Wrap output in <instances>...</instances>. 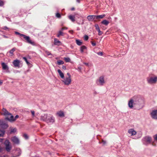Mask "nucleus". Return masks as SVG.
Instances as JSON below:
<instances>
[{
  "instance_id": "nucleus-50",
  "label": "nucleus",
  "mask_w": 157,
  "mask_h": 157,
  "mask_svg": "<svg viewBox=\"0 0 157 157\" xmlns=\"http://www.w3.org/2000/svg\"><path fill=\"white\" fill-rule=\"evenodd\" d=\"M19 117V116L18 115H17L14 118V119H15V120L16 119L18 118Z\"/></svg>"
},
{
  "instance_id": "nucleus-41",
  "label": "nucleus",
  "mask_w": 157,
  "mask_h": 157,
  "mask_svg": "<svg viewBox=\"0 0 157 157\" xmlns=\"http://www.w3.org/2000/svg\"><path fill=\"white\" fill-rule=\"evenodd\" d=\"M3 4V2L2 1L0 0V6H2Z\"/></svg>"
},
{
  "instance_id": "nucleus-53",
  "label": "nucleus",
  "mask_w": 157,
  "mask_h": 157,
  "mask_svg": "<svg viewBox=\"0 0 157 157\" xmlns=\"http://www.w3.org/2000/svg\"><path fill=\"white\" fill-rule=\"evenodd\" d=\"M2 82H3L2 80H0V86L2 85Z\"/></svg>"
},
{
  "instance_id": "nucleus-1",
  "label": "nucleus",
  "mask_w": 157,
  "mask_h": 157,
  "mask_svg": "<svg viewBox=\"0 0 157 157\" xmlns=\"http://www.w3.org/2000/svg\"><path fill=\"white\" fill-rule=\"evenodd\" d=\"M144 103L142 98L139 95H135L129 100L128 105L129 108L132 109L134 107L142 108Z\"/></svg>"
},
{
  "instance_id": "nucleus-45",
  "label": "nucleus",
  "mask_w": 157,
  "mask_h": 157,
  "mask_svg": "<svg viewBox=\"0 0 157 157\" xmlns=\"http://www.w3.org/2000/svg\"><path fill=\"white\" fill-rule=\"evenodd\" d=\"M16 131V129L15 128H14L11 130V132H15Z\"/></svg>"
},
{
  "instance_id": "nucleus-16",
  "label": "nucleus",
  "mask_w": 157,
  "mask_h": 157,
  "mask_svg": "<svg viewBox=\"0 0 157 157\" xmlns=\"http://www.w3.org/2000/svg\"><path fill=\"white\" fill-rule=\"evenodd\" d=\"M9 116H10V118L8 117H6V119L10 121H13L15 120V119H14L13 116L12 115L11 113V115H9Z\"/></svg>"
},
{
  "instance_id": "nucleus-9",
  "label": "nucleus",
  "mask_w": 157,
  "mask_h": 157,
  "mask_svg": "<svg viewBox=\"0 0 157 157\" xmlns=\"http://www.w3.org/2000/svg\"><path fill=\"white\" fill-rule=\"evenodd\" d=\"M151 115L152 118L157 120V109L152 110L151 113Z\"/></svg>"
},
{
  "instance_id": "nucleus-27",
  "label": "nucleus",
  "mask_w": 157,
  "mask_h": 157,
  "mask_svg": "<svg viewBox=\"0 0 157 157\" xmlns=\"http://www.w3.org/2000/svg\"><path fill=\"white\" fill-rule=\"evenodd\" d=\"M63 36V33L62 32V31H59L57 35V36L58 37H59L60 36Z\"/></svg>"
},
{
  "instance_id": "nucleus-38",
  "label": "nucleus",
  "mask_w": 157,
  "mask_h": 157,
  "mask_svg": "<svg viewBox=\"0 0 157 157\" xmlns=\"http://www.w3.org/2000/svg\"><path fill=\"white\" fill-rule=\"evenodd\" d=\"M97 54L99 56H102L103 55V53L102 52H99L97 53Z\"/></svg>"
},
{
  "instance_id": "nucleus-57",
  "label": "nucleus",
  "mask_w": 157,
  "mask_h": 157,
  "mask_svg": "<svg viewBox=\"0 0 157 157\" xmlns=\"http://www.w3.org/2000/svg\"><path fill=\"white\" fill-rule=\"evenodd\" d=\"M80 0H77L76 1H77V2H78V3H79Z\"/></svg>"
},
{
  "instance_id": "nucleus-17",
  "label": "nucleus",
  "mask_w": 157,
  "mask_h": 157,
  "mask_svg": "<svg viewBox=\"0 0 157 157\" xmlns=\"http://www.w3.org/2000/svg\"><path fill=\"white\" fill-rule=\"evenodd\" d=\"M12 141L15 144H18L19 143L18 139L15 136L13 137L12 138Z\"/></svg>"
},
{
  "instance_id": "nucleus-14",
  "label": "nucleus",
  "mask_w": 157,
  "mask_h": 157,
  "mask_svg": "<svg viewBox=\"0 0 157 157\" xmlns=\"http://www.w3.org/2000/svg\"><path fill=\"white\" fill-rule=\"evenodd\" d=\"M87 18L90 21H93L96 19V15H89L87 17Z\"/></svg>"
},
{
  "instance_id": "nucleus-60",
  "label": "nucleus",
  "mask_w": 157,
  "mask_h": 157,
  "mask_svg": "<svg viewBox=\"0 0 157 157\" xmlns=\"http://www.w3.org/2000/svg\"><path fill=\"white\" fill-rule=\"evenodd\" d=\"M83 24H84V22H83H83H82V25H83Z\"/></svg>"
},
{
  "instance_id": "nucleus-40",
  "label": "nucleus",
  "mask_w": 157,
  "mask_h": 157,
  "mask_svg": "<svg viewBox=\"0 0 157 157\" xmlns=\"http://www.w3.org/2000/svg\"><path fill=\"white\" fill-rule=\"evenodd\" d=\"M15 34L17 35H19L21 36H22L21 35H23V34H21L19 32H15Z\"/></svg>"
},
{
  "instance_id": "nucleus-49",
  "label": "nucleus",
  "mask_w": 157,
  "mask_h": 157,
  "mask_svg": "<svg viewBox=\"0 0 157 157\" xmlns=\"http://www.w3.org/2000/svg\"><path fill=\"white\" fill-rule=\"evenodd\" d=\"M62 68L64 70H66V67L65 66L63 65L62 67Z\"/></svg>"
},
{
  "instance_id": "nucleus-28",
  "label": "nucleus",
  "mask_w": 157,
  "mask_h": 157,
  "mask_svg": "<svg viewBox=\"0 0 157 157\" xmlns=\"http://www.w3.org/2000/svg\"><path fill=\"white\" fill-rule=\"evenodd\" d=\"M86 48V47L85 46H82L80 47V51L81 52H83L84 50Z\"/></svg>"
},
{
  "instance_id": "nucleus-54",
  "label": "nucleus",
  "mask_w": 157,
  "mask_h": 157,
  "mask_svg": "<svg viewBox=\"0 0 157 157\" xmlns=\"http://www.w3.org/2000/svg\"><path fill=\"white\" fill-rule=\"evenodd\" d=\"M84 64H85L86 66H88V63H84Z\"/></svg>"
},
{
  "instance_id": "nucleus-2",
  "label": "nucleus",
  "mask_w": 157,
  "mask_h": 157,
  "mask_svg": "<svg viewBox=\"0 0 157 157\" xmlns=\"http://www.w3.org/2000/svg\"><path fill=\"white\" fill-rule=\"evenodd\" d=\"M146 79L147 83L150 85H153L157 82V76L152 74L149 75Z\"/></svg>"
},
{
  "instance_id": "nucleus-29",
  "label": "nucleus",
  "mask_w": 157,
  "mask_h": 157,
  "mask_svg": "<svg viewBox=\"0 0 157 157\" xmlns=\"http://www.w3.org/2000/svg\"><path fill=\"white\" fill-rule=\"evenodd\" d=\"M76 43L79 46L81 45L82 44V42L78 40H76Z\"/></svg>"
},
{
  "instance_id": "nucleus-48",
  "label": "nucleus",
  "mask_w": 157,
  "mask_h": 157,
  "mask_svg": "<svg viewBox=\"0 0 157 157\" xmlns=\"http://www.w3.org/2000/svg\"><path fill=\"white\" fill-rule=\"evenodd\" d=\"M91 44L93 46H95L96 45V44L95 43H94L93 42H91Z\"/></svg>"
},
{
  "instance_id": "nucleus-44",
  "label": "nucleus",
  "mask_w": 157,
  "mask_h": 157,
  "mask_svg": "<svg viewBox=\"0 0 157 157\" xmlns=\"http://www.w3.org/2000/svg\"><path fill=\"white\" fill-rule=\"evenodd\" d=\"M31 112L32 113V114L33 117L35 115V112L31 110Z\"/></svg>"
},
{
  "instance_id": "nucleus-8",
  "label": "nucleus",
  "mask_w": 157,
  "mask_h": 157,
  "mask_svg": "<svg viewBox=\"0 0 157 157\" xmlns=\"http://www.w3.org/2000/svg\"><path fill=\"white\" fill-rule=\"evenodd\" d=\"M4 144L5 145L6 150L7 151H10L11 150L12 147L10 144V142L9 140H6L4 142Z\"/></svg>"
},
{
  "instance_id": "nucleus-32",
  "label": "nucleus",
  "mask_w": 157,
  "mask_h": 157,
  "mask_svg": "<svg viewBox=\"0 0 157 157\" xmlns=\"http://www.w3.org/2000/svg\"><path fill=\"white\" fill-rule=\"evenodd\" d=\"M23 58L24 60H25V61L26 62V63L28 65H29V64H30V63L28 61L27 58L26 57H23Z\"/></svg>"
},
{
  "instance_id": "nucleus-34",
  "label": "nucleus",
  "mask_w": 157,
  "mask_h": 157,
  "mask_svg": "<svg viewBox=\"0 0 157 157\" xmlns=\"http://www.w3.org/2000/svg\"><path fill=\"white\" fill-rule=\"evenodd\" d=\"M95 27L96 29L98 31L99 30H100V29L99 28V27L98 26V24H96L95 25Z\"/></svg>"
},
{
  "instance_id": "nucleus-42",
  "label": "nucleus",
  "mask_w": 157,
  "mask_h": 157,
  "mask_svg": "<svg viewBox=\"0 0 157 157\" xmlns=\"http://www.w3.org/2000/svg\"><path fill=\"white\" fill-rule=\"evenodd\" d=\"M24 138L26 139H28V136L26 134H24Z\"/></svg>"
},
{
  "instance_id": "nucleus-18",
  "label": "nucleus",
  "mask_w": 157,
  "mask_h": 157,
  "mask_svg": "<svg viewBox=\"0 0 157 157\" xmlns=\"http://www.w3.org/2000/svg\"><path fill=\"white\" fill-rule=\"evenodd\" d=\"M2 68L3 70H8L9 67H8L7 65L5 63H2Z\"/></svg>"
},
{
  "instance_id": "nucleus-59",
  "label": "nucleus",
  "mask_w": 157,
  "mask_h": 157,
  "mask_svg": "<svg viewBox=\"0 0 157 157\" xmlns=\"http://www.w3.org/2000/svg\"><path fill=\"white\" fill-rule=\"evenodd\" d=\"M2 151V148L1 147H0V152H1Z\"/></svg>"
},
{
  "instance_id": "nucleus-15",
  "label": "nucleus",
  "mask_w": 157,
  "mask_h": 157,
  "mask_svg": "<svg viewBox=\"0 0 157 157\" xmlns=\"http://www.w3.org/2000/svg\"><path fill=\"white\" fill-rule=\"evenodd\" d=\"M48 116V114H44L41 115L40 119L41 121H46L47 117Z\"/></svg>"
},
{
  "instance_id": "nucleus-6",
  "label": "nucleus",
  "mask_w": 157,
  "mask_h": 157,
  "mask_svg": "<svg viewBox=\"0 0 157 157\" xmlns=\"http://www.w3.org/2000/svg\"><path fill=\"white\" fill-rule=\"evenodd\" d=\"M63 78V80H62V81L65 85L69 86L71 84V78H67L66 77Z\"/></svg>"
},
{
  "instance_id": "nucleus-7",
  "label": "nucleus",
  "mask_w": 157,
  "mask_h": 157,
  "mask_svg": "<svg viewBox=\"0 0 157 157\" xmlns=\"http://www.w3.org/2000/svg\"><path fill=\"white\" fill-rule=\"evenodd\" d=\"M55 121V118L53 116L50 114H48V116L46 122L48 123H53Z\"/></svg>"
},
{
  "instance_id": "nucleus-23",
  "label": "nucleus",
  "mask_w": 157,
  "mask_h": 157,
  "mask_svg": "<svg viewBox=\"0 0 157 157\" xmlns=\"http://www.w3.org/2000/svg\"><path fill=\"white\" fill-rule=\"evenodd\" d=\"M101 23V24L106 26L109 23V22L106 20H103Z\"/></svg>"
},
{
  "instance_id": "nucleus-5",
  "label": "nucleus",
  "mask_w": 157,
  "mask_h": 157,
  "mask_svg": "<svg viewBox=\"0 0 157 157\" xmlns=\"http://www.w3.org/2000/svg\"><path fill=\"white\" fill-rule=\"evenodd\" d=\"M21 36L26 40V42L29 44H30L33 45H35V43L31 40L30 37L29 36H27L25 35H21Z\"/></svg>"
},
{
  "instance_id": "nucleus-46",
  "label": "nucleus",
  "mask_w": 157,
  "mask_h": 157,
  "mask_svg": "<svg viewBox=\"0 0 157 157\" xmlns=\"http://www.w3.org/2000/svg\"><path fill=\"white\" fill-rule=\"evenodd\" d=\"M67 75L68 76V77H67V78H71V75L69 73H67Z\"/></svg>"
},
{
  "instance_id": "nucleus-26",
  "label": "nucleus",
  "mask_w": 157,
  "mask_h": 157,
  "mask_svg": "<svg viewBox=\"0 0 157 157\" xmlns=\"http://www.w3.org/2000/svg\"><path fill=\"white\" fill-rule=\"evenodd\" d=\"M15 50V48H13L9 51V53H10V56H12L13 55V52Z\"/></svg>"
},
{
  "instance_id": "nucleus-61",
  "label": "nucleus",
  "mask_w": 157,
  "mask_h": 157,
  "mask_svg": "<svg viewBox=\"0 0 157 157\" xmlns=\"http://www.w3.org/2000/svg\"><path fill=\"white\" fill-rule=\"evenodd\" d=\"M0 157H6L5 156H0Z\"/></svg>"
},
{
  "instance_id": "nucleus-51",
  "label": "nucleus",
  "mask_w": 157,
  "mask_h": 157,
  "mask_svg": "<svg viewBox=\"0 0 157 157\" xmlns=\"http://www.w3.org/2000/svg\"><path fill=\"white\" fill-rule=\"evenodd\" d=\"M3 29H4V30H6L7 29H8V28L7 27H6V26H5V27H4V28H3Z\"/></svg>"
},
{
  "instance_id": "nucleus-13",
  "label": "nucleus",
  "mask_w": 157,
  "mask_h": 157,
  "mask_svg": "<svg viewBox=\"0 0 157 157\" xmlns=\"http://www.w3.org/2000/svg\"><path fill=\"white\" fill-rule=\"evenodd\" d=\"M2 112V114L5 116L9 117V115H11V113H9L6 109L3 108Z\"/></svg>"
},
{
  "instance_id": "nucleus-56",
  "label": "nucleus",
  "mask_w": 157,
  "mask_h": 157,
  "mask_svg": "<svg viewBox=\"0 0 157 157\" xmlns=\"http://www.w3.org/2000/svg\"><path fill=\"white\" fill-rule=\"evenodd\" d=\"M69 32L70 33H71L72 34L73 33V31H72V30L70 31Z\"/></svg>"
},
{
  "instance_id": "nucleus-31",
  "label": "nucleus",
  "mask_w": 157,
  "mask_h": 157,
  "mask_svg": "<svg viewBox=\"0 0 157 157\" xmlns=\"http://www.w3.org/2000/svg\"><path fill=\"white\" fill-rule=\"evenodd\" d=\"M5 134L4 130H0V136H3Z\"/></svg>"
},
{
  "instance_id": "nucleus-22",
  "label": "nucleus",
  "mask_w": 157,
  "mask_h": 157,
  "mask_svg": "<svg viewBox=\"0 0 157 157\" xmlns=\"http://www.w3.org/2000/svg\"><path fill=\"white\" fill-rule=\"evenodd\" d=\"M105 16V14H103L100 15H96V19L98 20L100 19H102Z\"/></svg>"
},
{
  "instance_id": "nucleus-35",
  "label": "nucleus",
  "mask_w": 157,
  "mask_h": 157,
  "mask_svg": "<svg viewBox=\"0 0 157 157\" xmlns=\"http://www.w3.org/2000/svg\"><path fill=\"white\" fill-rule=\"evenodd\" d=\"M56 17L58 18H60L61 17V15L59 13H57L56 15Z\"/></svg>"
},
{
  "instance_id": "nucleus-4",
  "label": "nucleus",
  "mask_w": 157,
  "mask_h": 157,
  "mask_svg": "<svg viewBox=\"0 0 157 157\" xmlns=\"http://www.w3.org/2000/svg\"><path fill=\"white\" fill-rule=\"evenodd\" d=\"M151 138L149 136H146L142 139L143 144L145 145H147L151 143Z\"/></svg>"
},
{
  "instance_id": "nucleus-55",
  "label": "nucleus",
  "mask_w": 157,
  "mask_h": 157,
  "mask_svg": "<svg viewBox=\"0 0 157 157\" xmlns=\"http://www.w3.org/2000/svg\"><path fill=\"white\" fill-rule=\"evenodd\" d=\"M3 139L0 138V142H2L3 141Z\"/></svg>"
},
{
  "instance_id": "nucleus-10",
  "label": "nucleus",
  "mask_w": 157,
  "mask_h": 157,
  "mask_svg": "<svg viewBox=\"0 0 157 157\" xmlns=\"http://www.w3.org/2000/svg\"><path fill=\"white\" fill-rule=\"evenodd\" d=\"M21 150L19 148H17L16 149L15 151L14 156V157H16L17 156H18L21 155Z\"/></svg>"
},
{
  "instance_id": "nucleus-52",
  "label": "nucleus",
  "mask_w": 157,
  "mask_h": 157,
  "mask_svg": "<svg viewBox=\"0 0 157 157\" xmlns=\"http://www.w3.org/2000/svg\"><path fill=\"white\" fill-rule=\"evenodd\" d=\"M102 143H103V144H106V142L105 141L103 140L102 141Z\"/></svg>"
},
{
  "instance_id": "nucleus-12",
  "label": "nucleus",
  "mask_w": 157,
  "mask_h": 157,
  "mask_svg": "<svg viewBox=\"0 0 157 157\" xmlns=\"http://www.w3.org/2000/svg\"><path fill=\"white\" fill-rule=\"evenodd\" d=\"M20 61L18 60H14L13 63L15 67H19Z\"/></svg>"
},
{
  "instance_id": "nucleus-33",
  "label": "nucleus",
  "mask_w": 157,
  "mask_h": 157,
  "mask_svg": "<svg viewBox=\"0 0 157 157\" xmlns=\"http://www.w3.org/2000/svg\"><path fill=\"white\" fill-rule=\"evenodd\" d=\"M64 59L67 62H69L70 61V59L69 58H64Z\"/></svg>"
},
{
  "instance_id": "nucleus-43",
  "label": "nucleus",
  "mask_w": 157,
  "mask_h": 157,
  "mask_svg": "<svg viewBox=\"0 0 157 157\" xmlns=\"http://www.w3.org/2000/svg\"><path fill=\"white\" fill-rule=\"evenodd\" d=\"M98 31V35H101L102 34V33L101 31L100 30V29Z\"/></svg>"
},
{
  "instance_id": "nucleus-21",
  "label": "nucleus",
  "mask_w": 157,
  "mask_h": 157,
  "mask_svg": "<svg viewBox=\"0 0 157 157\" xmlns=\"http://www.w3.org/2000/svg\"><path fill=\"white\" fill-rule=\"evenodd\" d=\"M7 125L6 124H4L3 122L2 121H0V127L1 128H6L7 127Z\"/></svg>"
},
{
  "instance_id": "nucleus-24",
  "label": "nucleus",
  "mask_w": 157,
  "mask_h": 157,
  "mask_svg": "<svg viewBox=\"0 0 157 157\" xmlns=\"http://www.w3.org/2000/svg\"><path fill=\"white\" fill-rule=\"evenodd\" d=\"M69 18L72 22H74L75 21V16L70 15L68 16Z\"/></svg>"
},
{
  "instance_id": "nucleus-37",
  "label": "nucleus",
  "mask_w": 157,
  "mask_h": 157,
  "mask_svg": "<svg viewBox=\"0 0 157 157\" xmlns=\"http://www.w3.org/2000/svg\"><path fill=\"white\" fill-rule=\"evenodd\" d=\"M45 53L48 56H49L50 55H52L51 53L49 51H45Z\"/></svg>"
},
{
  "instance_id": "nucleus-19",
  "label": "nucleus",
  "mask_w": 157,
  "mask_h": 157,
  "mask_svg": "<svg viewBox=\"0 0 157 157\" xmlns=\"http://www.w3.org/2000/svg\"><path fill=\"white\" fill-rule=\"evenodd\" d=\"M57 71L60 77L62 78H64V75L63 73L61 71L60 69H58L57 70Z\"/></svg>"
},
{
  "instance_id": "nucleus-58",
  "label": "nucleus",
  "mask_w": 157,
  "mask_h": 157,
  "mask_svg": "<svg viewBox=\"0 0 157 157\" xmlns=\"http://www.w3.org/2000/svg\"><path fill=\"white\" fill-rule=\"evenodd\" d=\"M75 10V8H72L71 9V10Z\"/></svg>"
},
{
  "instance_id": "nucleus-62",
  "label": "nucleus",
  "mask_w": 157,
  "mask_h": 157,
  "mask_svg": "<svg viewBox=\"0 0 157 157\" xmlns=\"http://www.w3.org/2000/svg\"><path fill=\"white\" fill-rule=\"evenodd\" d=\"M152 145H153V146H155V145H154L153 144H152Z\"/></svg>"
},
{
  "instance_id": "nucleus-36",
  "label": "nucleus",
  "mask_w": 157,
  "mask_h": 157,
  "mask_svg": "<svg viewBox=\"0 0 157 157\" xmlns=\"http://www.w3.org/2000/svg\"><path fill=\"white\" fill-rule=\"evenodd\" d=\"M88 36L86 35L84 36V39L85 40H88Z\"/></svg>"
},
{
  "instance_id": "nucleus-30",
  "label": "nucleus",
  "mask_w": 157,
  "mask_h": 157,
  "mask_svg": "<svg viewBox=\"0 0 157 157\" xmlns=\"http://www.w3.org/2000/svg\"><path fill=\"white\" fill-rule=\"evenodd\" d=\"M57 63L59 65L63 64L64 63V62L62 60H59L57 61Z\"/></svg>"
},
{
  "instance_id": "nucleus-39",
  "label": "nucleus",
  "mask_w": 157,
  "mask_h": 157,
  "mask_svg": "<svg viewBox=\"0 0 157 157\" xmlns=\"http://www.w3.org/2000/svg\"><path fill=\"white\" fill-rule=\"evenodd\" d=\"M153 137L155 140L157 141V134L155 135Z\"/></svg>"
},
{
  "instance_id": "nucleus-25",
  "label": "nucleus",
  "mask_w": 157,
  "mask_h": 157,
  "mask_svg": "<svg viewBox=\"0 0 157 157\" xmlns=\"http://www.w3.org/2000/svg\"><path fill=\"white\" fill-rule=\"evenodd\" d=\"M60 41L56 39H54V44L56 45H59L60 43Z\"/></svg>"
},
{
  "instance_id": "nucleus-3",
  "label": "nucleus",
  "mask_w": 157,
  "mask_h": 157,
  "mask_svg": "<svg viewBox=\"0 0 157 157\" xmlns=\"http://www.w3.org/2000/svg\"><path fill=\"white\" fill-rule=\"evenodd\" d=\"M96 84L98 86H103L105 83L104 77L101 76L96 81Z\"/></svg>"
},
{
  "instance_id": "nucleus-20",
  "label": "nucleus",
  "mask_w": 157,
  "mask_h": 157,
  "mask_svg": "<svg viewBox=\"0 0 157 157\" xmlns=\"http://www.w3.org/2000/svg\"><path fill=\"white\" fill-rule=\"evenodd\" d=\"M56 115H58L59 117H63L64 116V114L63 112L60 111L57 112L56 113Z\"/></svg>"
},
{
  "instance_id": "nucleus-11",
  "label": "nucleus",
  "mask_w": 157,
  "mask_h": 157,
  "mask_svg": "<svg viewBox=\"0 0 157 157\" xmlns=\"http://www.w3.org/2000/svg\"><path fill=\"white\" fill-rule=\"evenodd\" d=\"M128 132L131 136H134L136 134V132L133 129L131 128L128 130Z\"/></svg>"
},
{
  "instance_id": "nucleus-47",
  "label": "nucleus",
  "mask_w": 157,
  "mask_h": 157,
  "mask_svg": "<svg viewBox=\"0 0 157 157\" xmlns=\"http://www.w3.org/2000/svg\"><path fill=\"white\" fill-rule=\"evenodd\" d=\"M67 29V27H64V28H62L61 29V30L63 31L64 29Z\"/></svg>"
}]
</instances>
